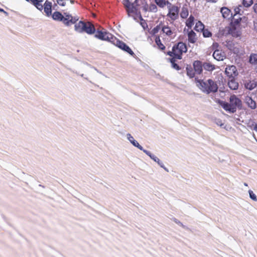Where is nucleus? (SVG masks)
Masks as SVG:
<instances>
[{
	"instance_id": "nucleus-32",
	"label": "nucleus",
	"mask_w": 257,
	"mask_h": 257,
	"mask_svg": "<svg viewBox=\"0 0 257 257\" xmlns=\"http://www.w3.org/2000/svg\"><path fill=\"white\" fill-rule=\"evenodd\" d=\"M158 11V8L155 4H151L149 7V12L156 13Z\"/></svg>"
},
{
	"instance_id": "nucleus-19",
	"label": "nucleus",
	"mask_w": 257,
	"mask_h": 257,
	"mask_svg": "<svg viewBox=\"0 0 257 257\" xmlns=\"http://www.w3.org/2000/svg\"><path fill=\"white\" fill-rule=\"evenodd\" d=\"M188 40L191 43H195L197 40L196 33L192 30H191L188 34Z\"/></svg>"
},
{
	"instance_id": "nucleus-46",
	"label": "nucleus",
	"mask_w": 257,
	"mask_h": 257,
	"mask_svg": "<svg viewBox=\"0 0 257 257\" xmlns=\"http://www.w3.org/2000/svg\"><path fill=\"white\" fill-rule=\"evenodd\" d=\"M70 3H71V4H74V0H71V1H70Z\"/></svg>"
},
{
	"instance_id": "nucleus-31",
	"label": "nucleus",
	"mask_w": 257,
	"mask_h": 257,
	"mask_svg": "<svg viewBox=\"0 0 257 257\" xmlns=\"http://www.w3.org/2000/svg\"><path fill=\"white\" fill-rule=\"evenodd\" d=\"M242 9H243V7L242 6H241V5H239L237 7H236L234 9V16H235V15H236L237 14L240 15V13L241 12H242V13L243 12Z\"/></svg>"
},
{
	"instance_id": "nucleus-18",
	"label": "nucleus",
	"mask_w": 257,
	"mask_h": 257,
	"mask_svg": "<svg viewBox=\"0 0 257 257\" xmlns=\"http://www.w3.org/2000/svg\"><path fill=\"white\" fill-rule=\"evenodd\" d=\"M228 85L232 90H236L238 87V83L235 80L234 78H229Z\"/></svg>"
},
{
	"instance_id": "nucleus-45",
	"label": "nucleus",
	"mask_w": 257,
	"mask_h": 257,
	"mask_svg": "<svg viewBox=\"0 0 257 257\" xmlns=\"http://www.w3.org/2000/svg\"><path fill=\"white\" fill-rule=\"evenodd\" d=\"M177 224H179V225H182V223L179 221H175Z\"/></svg>"
},
{
	"instance_id": "nucleus-21",
	"label": "nucleus",
	"mask_w": 257,
	"mask_h": 257,
	"mask_svg": "<svg viewBox=\"0 0 257 257\" xmlns=\"http://www.w3.org/2000/svg\"><path fill=\"white\" fill-rule=\"evenodd\" d=\"M249 62L252 66L257 67V54L252 53L250 54Z\"/></svg>"
},
{
	"instance_id": "nucleus-2",
	"label": "nucleus",
	"mask_w": 257,
	"mask_h": 257,
	"mask_svg": "<svg viewBox=\"0 0 257 257\" xmlns=\"http://www.w3.org/2000/svg\"><path fill=\"white\" fill-rule=\"evenodd\" d=\"M221 105L226 111L233 113L236 111L237 108L241 105V101L236 96L233 95L229 98V102H221Z\"/></svg>"
},
{
	"instance_id": "nucleus-6",
	"label": "nucleus",
	"mask_w": 257,
	"mask_h": 257,
	"mask_svg": "<svg viewBox=\"0 0 257 257\" xmlns=\"http://www.w3.org/2000/svg\"><path fill=\"white\" fill-rule=\"evenodd\" d=\"M138 2V0H135L134 3H131L129 0H123L122 4L129 16L134 17L139 13Z\"/></svg>"
},
{
	"instance_id": "nucleus-37",
	"label": "nucleus",
	"mask_w": 257,
	"mask_h": 257,
	"mask_svg": "<svg viewBox=\"0 0 257 257\" xmlns=\"http://www.w3.org/2000/svg\"><path fill=\"white\" fill-rule=\"evenodd\" d=\"M174 58H175L173 57V58L171 59V63L172 64V65H173V67H174V68H175V69H179V66H178L177 64H176L174 63Z\"/></svg>"
},
{
	"instance_id": "nucleus-4",
	"label": "nucleus",
	"mask_w": 257,
	"mask_h": 257,
	"mask_svg": "<svg viewBox=\"0 0 257 257\" xmlns=\"http://www.w3.org/2000/svg\"><path fill=\"white\" fill-rule=\"evenodd\" d=\"M74 27L75 30L80 33L86 32L88 34L91 35L95 32L94 26L89 22L86 23L82 21H80L75 25Z\"/></svg>"
},
{
	"instance_id": "nucleus-48",
	"label": "nucleus",
	"mask_w": 257,
	"mask_h": 257,
	"mask_svg": "<svg viewBox=\"0 0 257 257\" xmlns=\"http://www.w3.org/2000/svg\"><path fill=\"white\" fill-rule=\"evenodd\" d=\"M0 12H4V10L0 8Z\"/></svg>"
},
{
	"instance_id": "nucleus-5",
	"label": "nucleus",
	"mask_w": 257,
	"mask_h": 257,
	"mask_svg": "<svg viewBox=\"0 0 257 257\" xmlns=\"http://www.w3.org/2000/svg\"><path fill=\"white\" fill-rule=\"evenodd\" d=\"M187 49L186 45L183 42H179L172 48V51L168 52V54L174 58L178 59L182 58V54L187 52Z\"/></svg>"
},
{
	"instance_id": "nucleus-41",
	"label": "nucleus",
	"mask_w": 257,
	"mask_h": 257,
	"mask_svg": "<svg viewBox=\"0 0 257 257\" xmlns=\"http://www.w3.org/2000/svg\"><path fill=\"white\" fill-rule=\"evenodd\" d=\"M149 6L148 5H146L144 7H143V10L146 11V12H147V11H149Z\"/></svg>"
},
{
	"instance_id": "nucleus-43",
	"label": "nucleus",
	"mask_w": 257,
	"mask_h": 257,
	"mask_svg": "<svg viewBox=\"0 0 257 257\" xmlns=\"http://www.w3.org/2000/svg\"><path fill=\"white\" fill-rule=\"evenodd\" d=\"M208 2L216 3L217 0H206Z\"/></svg>"
},
{
	"instance_id": "nucleus-7",
	"label": "nucleus",
	"mask_w": 257,
	"mask_h": 257,
	"mask_svg": "<svg viewBox=\"0 0 257 257\" xmlns=\"http://www.w3.org/2000/svg\"><path fill=\"white\" fill-rule=\"evenodd\" d=\"M95 37L103 40V41H107L110 42L113 44L115 40L116 39V37H114L111 34L106 32V31H96L95 34Z\"/></svg>"
},
{
	"instance_id": "nucleus-10",
	"label": "nucleus",
	"mask_w": 257,
	"mask_h": 257,
	"mask_svg": "<svg viewBox=\"0 0 257 257\" xmlns=\"http://www.w3.org/2000/svg\"><path fill=\"white\" fill-rule=\"evenodd\" d=\"M225 73L228 78H234L238 74L236 68L234 65L227 66L225 68Z\"/></svg>"
},
{
	"instance_id": "nucleus-36",
	"label": "nucleus",
	"mask_w": 257,
	"mask_h": 257,
	"mask_svg": "<svg viewBox=\"0 0 257 257\" xmlns=\"http://www.w3.org/2000/svg\"><path fill=\"white\" fill-rule=\"evenodd\" d=\"M187 74L190 78H193L194 76V72L191 69L187 68Z\"/></svg>"
},
{
	"instance_id": "nucleus-24",
	"label": "nucleus",
	"mask_w": 257,
	"mask_h": 257,
	"mask_svg": "<svg viewBox=\"0 0 257 257\" xmlns=\"http://www.w3.org/2000/svg\"><path fill=\"white\" fill-rule=\"evenodd\" d=\"M256 86V83L254 81H249L245 83V87L246 89L251 90Z\"/></svg>"
},
{
	"instance_id": "nucleus-23",
	"label": "nucleus",
	"mask_w": 257,
	"mask_h": 257,
	"mask_svg": "<svg viewBox=\"0 0 257 257\" xmlns=\"http://www.w3.org/2000/svg\"><path fill=\"white\" fill-rule=\"evenodd\" d=\"M203 67L204 69L208 71H212L215 69L214 65L210 62H205L203 64Z\"/></svg>"
},
{
	"instance_id": "nucleus-8",
	"label": "nucleus",
	"mask_w": 257,
	"mask_h": 257,
	"mask_svg": "<svg viewBox=\"0 0 257 257\" xmlns=\"http://www.w3.org/2000/svg\"><path fill=\"white\" fill-rule=\"evenodd\" d=\"M167 8L168 9V13L167 16L173 21L177 20L179 17V8L171 3H170L167 6Z\"/></svg>"
},
{
	"instance_id": "nucleus-42",
	"label": "nucleus",
	"mask_w": 257,
	"mask_h": 257,
	"mask_svg": "<svg viewBox=\"0 0 257 257\" xmlns=\"http://www.w3.org/2000/svg\"><path fill=\"white\" fill-rule=\"evenodd\" d=\"M253 27L254 30L257 31V22H254Z\"/></svg>"
},
{
	"instance_id": "nucleus-33",
	"label": "nucleus",
	"mask_w": 257,
	"mask_h": 257,
	"mask_svg": "<svg viewBox=\"0 0 257 257\" xmlns=\"http://www.w3.org/2000/svg\"><path fill=\"white\" fill-rule=\"evenodd\" d=\"M253 3L252 0H243L242 4L245 7H250Z\"/></svg>"
},
{
	"instance_id": "nucleus-44",
	"label": "nucleus",
	"mask_w": 257,
	"mask_h": 257,
	"mask_svg": "<svg viewBox=\"0 0 257 257\" xmlns=\"http://www.w3.org/2000/svg\"><path fill=\"white\" fill-rule=\"evenodd\" d=\"M253 130L257 132V124H255L253 127Z\"/></svg>"
},
{
	"instance_id": "nucleus-15",
	"label": "nucleus",
	"mask_w": 257,
	"mask_h": 257,
	"mask_svg": "<svg viewBox=\"0 0 257 257\" xmlns=\"http://www.w3.org/2000/svg\"><path fill=\"white\" fill-rule=\"evenodd\" d=\"M195 72L198 74L201 73L202 71L203 64L199 61H195L193 63Z\"/></svg>"
},
{
	"instance_id": "nucleus-28",
	"label": "nucleus",
	"mask_w": 257,
	"mask_h": 257,
	"mask_svg": "<svg viewBox=\"0 0 257 257\" xmlns=\"http://www.w3.org/2000/svg\"><path fill=\"white\" fill-rule=\"evenodd\" d=\"M204 29V25L200 21H198L196 23L194 29L196 31H202Z\"/></svg>"
},
{
	"instance_id": "nucleus-13",
	"label": "nucleus",
	"mask_w": 257,
	"mask_h": 257,
	"mask_svg": "<svg viewBox=\"0 0 257 257\" xmlns=\"http://www.w3.org/2000/svg\"><path fill=\"white\" fill-rule=\"evenodd\" d=\"M213 57L217 61H222L225 59V55L221 50H216L213 54Z\"/></svg>"
},
{
	"instance_id": "nucleus-49",
	"label": "nucleus",
	"mask_w": 257,
	"mask_h": 257,
	"mask_svg": "<svg viewBox=\"0 0 257 257\" xmlns=\"http://www.w3.org/2000/svg\"><path fill=\"white\" fill-rule=\"evenodd\" d=\"M81 77H83V74H81Z\"/></svg>"
},
{
	"instance_id": "nucleus-1",
	"label": "nucleus",
	"mask_w": 257,
	"mask_h": 257,
	"mask_svg": "<svg viewBox=\"0 0 257 257\" xmlns=\"http://www.w3.org/2000/svg\"><path fill=\"white\" fill-rule=\"evenodd\" d=\"M197 86L203 92L209 94L215 92L218 90V86L215 82L211 79L207 80L196 79Z\"/></svg>"
},
{
	"instance_id": "nucleus-34",
	"label": "nucleus",
	"mask_w": 257,
	"mask_h": 257,
	"mask_svg": "<svg viewBox=\"0 0 257 257\" xmlns=\"http://www.w3.org/2000/svg\"><path fill=\"white\" fill-rule=\"evenodd\" d=\"M248 193L249 195V197L253 200V201H257V198L256 196V195L252 191L249 190L248 191Z\"/></svg>"
},
{
	"instance_id": "nucleus-12",
	"label": "nucleus",
	"mask_w": 257,
	"mask_h": 257,
	"mask_svg": "<svg viewBox=\"0 0 257 257\" xmlns=\"http://www.w3.org/2000/svg\"><path fill=\"white\" fill-rule=\"evenodd\" d=\"M128 141L135 147H137L141 151H144L145 149L139 144V143L135 140L134 137L130 134H127L126 135Z\"/></svg>"
},
{
	"instance_id": "nucleus-9",
	"label": "nucleus",
	"mask_w": 257,
	"mask_h": 257,
	"mask_svg": "<svg viewBox=\"0 0 257 257\" xmlns=\"http://www.w3.org/2000/svg\"><path fill=\"white\" fill-rule=\"evenodd\" d=\"M113 44L121 49V50L127 52L131 55L133 56L134 55V52L127 45L117 38H116Z\"/></svg>"
},
{
	"instance_id": "nucleus-17",
	"label": "nucleus",
	"mask_w": 257,
	"mask_h": 257,
	"mask_svg": "<svg viewBox=\"0 0 257 257\" xmlns=\"http://www.w3.org/2000/svg\"><path fill=\"white\" fill-rule=\"evenodd\" d=\"M51 8L52 3L47 0L45 2L44 6H43V9L44 8V12L47 16H49L51 14Z\"/></svg>"
},
{
	"instance_id": "nucleus-35",
	"label": "nucleus",
	"mask_w": 257,
	"mask_h": 257,
	"mask_svg": "<svg viewBox=\"0 0 257 257\" xmlns=\"http://www.w3.org/2000/svg\"><path fill=\"white\" fill-rule=\"evenodd\" d=\"M203 35L204 37H210L211 36V33L207 29H203Z\"/></svg>"
},
{
	"instance_id": "nucleus-39",
	"label": "nucleus",
	"mask_w": 257,
	"mask_h": 257,
	"mask_svg": "<svg viewBox=\"0 0 257 257\" xmlns=\"http://www.w3.org/2000/svg\"><path fill=\"white\" fill-rule=\"evenodd\" d=\"M215 123L217 125L220 126H222L223 125V123L220 119H216L215 121Z\"/></svg>"
},
{
	"instance_id": "nucleus-26",
	"label": "nucleus",
	"mask_w": 257,
	"mask_h": 257,
	"mask_svg": "<svg viewBox=\"0 0 257 257\" xmlns=\"http://www.w3.org/2000/svg\"><path fill=\"white\" fill-rule=\"evenodd\" d=\"M189 15V11L186 7H183L180 13V16L182 19H186Z\"/></svg>"
},
{
	"instance_id": "nucleus-14",
	"label": "nucleus",
	"mask_w": 257,
	"mask_h": 257,
	"mask_svg": "<svg viewBox=\"0 0 257 257\" xmlns=\"http://www.w3.org/2000/svg\"><path fill=\"white\" fill-rule=\"evenodd\" d=\"M244 101L247 106L251 109H254L256 108V102L251 98V97L248 96H246Z\"/></svg>"
},
{
	"instance_id": "nucleus-30",
	"label": "nucleus",
	"mask_w": 257,
	"mask_h": 257,
	"mask_svg": "<svg viewBox=\"0 0 257 257\" xmlns=\"http://www.w3.org/2000/svg\"><path fill=\"white\" fill-rule=\"evenodd\" d=\"M229 33L234 37H239L241 35L240 32L239 31H236L235 29H231L229 31Z\"/></svg>"
},
{
	"instance_id": "nucleus-25",
	"label": "nucleus",
	"mask_w": 257,
	"mask_h": 257,
	"mask_svg": "<svg viewBox=\"0 0 257 257\" xmlns=\"http://www.w3.org/2000/svg\"><path fill=\"white\" fill-rule=\"evenodd\" d=\"M156 4L160 8H163L166 6L169 5L170 3L168 1L166 0H155Z\"/></svg>"
},
{
	"instance_id": "nucleus-38",
	"label": "nucleus",
	"mask_w": 257,
	"mask_h": 257,
	"mask_svg": "<svg viewBox=\"0 0 257 257\" xmlns=\"http://www.w3.org/2000/svg\"><path fill=\"white\" fill-rule=\"evenodd\" d=\"M58 5L62 6H64L65 5V2L64 0H56Z\"/></svg>"
},
{
	"instance_id": "nucleus-22",
	"label": "nucleus",
	"mask_w": 257,
	"mask_h": 257,
	"mask_svg": "<svg viewBox=\"0 0 257 257\" xmlns=\"http://www.w3.org/2000/svg\"><path fill=\"white\" fill-rule=\"evenodd\" d=\"M27 2L32 3L38 10H43V5L41 4L44 0H26Z\"/></svg>"
},
{
	"instance_id": "nucleus-40",
	"label": "nucleus",
	"mask_w": 257,
	"mask_h": 257,
	"mask_svg": "<svg viewBox=\"0 0 257 257\" xmlns=\"http://www.w3.org/2000/svg\"><path fill=\"white\" fill-rule=\"evenodd\" d=\"M254 1H256V3L254 4V5L253 6V12L257 14V0H254Z\"/></svg>"
},
{
	"instance_id": "nucleus-3",
	"label": "nucleus",
	"mask_w": 257,
	"mask_h": 257,
	"mask_svg": "<svg viewBox=\"0 0 257 257\" xmlns=\"http://www.w3.org/2000/svg\"><path fill=\"white\" fill-rule=\"evenodd\" d=\"M65 17H64L60 12H55L52 15L54 20L63 22L67 25L69 26L75 23L79 19L77 17H73L71 15L65 13Z\"/></svg>"
},
{
	"instance_id": "nucleus-11",
	"label": "nucleus",
	"mask_w": 257,
	"mask_h": 257,
	"mask_svg": "<svg viewBox=\"0 0 257 257\" xmlns=\"http://www.w3.org/2000/svg\"><path fill=\"white\" fill-rule=\"evenodd\" d=\"M143 152L149 156L151 159L156 162L161 168H163L166 171L168 172V169L165 167L163 163L157 156L146 150H144Z\"/></svg>"
},
{
	"instance_id": "nucleus-47",
	"label": "nucleus",
	"mask_w": 257,
	"mask_h": 257,
	"mask_svg": "<svg viewBox=\"0 0 257 257\" xmlns=\"http://www.w3.org/2000/svg\"><path fill=\"white\" fill-rule=\"evenodd\" d=\"M244 185L245 186H247V184L246 183H244Z\"/></svg>"
},
{
	"instance_id": "nucleus-20",
	"label": "nucleus",
	"mask_w": 257,
	"mask_h": 257,
	"mask_svg": "<svg viewBox=\"0 0 257 257\" xmlns=\"http://www.w3.org/2000/svg\"><path fill=\"white\" fill-rule=\"evenodd\" d=\"M221 13L223 17L224 18L229 19L232 16V14L231 13L230 10L225 7L222 8L221 9Z\"/></svg>"
},
{
	"instance_id": "nucleus-16",
	"label": "nucleus",
	"mask_w": 257,
	"mask_h": 257,
	"mask_svg": "<svg viewBox=\"0 0 257 257\" xmlns=\"http://www.w3.org/2000/svg\"><path fill=\"white\" fill-rule=\"evenodd\" d=\"M174 29H172L168 26H163L162 27V31L167 36L171 37L174 33Z\"/></svg>"
},
{
	"instance_id": "nucleus-29",
	"label": "nucleus",
	"mask_w": 257,
	"mask_h": 257,
	"mask_svg": "<svg viewBox=\"0 0 257 257\" xmlns=\"http://www.w3.org/2000/svg\"><path fill=\"white\" fill-rule=\"evenodd\" d=\"M155 42L158 48L161 50H164L165 48V46L161 43V40L159 36L155 37Z\"/></svg>"
},
{
	"instance_id": "nucleus-27",
	"label": "nucleus",
	"mask_w": 257,
	"mask_h": 257,
	"mask_svg": "<svg viewBox=\"0 0 257 257\" xmlns=\"http://www.w3.org/2000/svg\"><path fill=\"white\" fill-rule=\"evenodd\" d=\"M194 18L192 16H190L189 18L186 20V25L189 28H191L194 25Z\"/></svg>"
}]
</instances>
